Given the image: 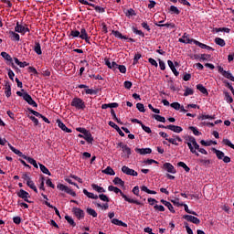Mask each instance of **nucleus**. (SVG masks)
I'll list each match as a JSON object with an SVG mask.
<instances>
[{
  "instance_id": "1",
  "label": "nucleus",
  "mask_w": 234,
  "mask_h": 234,
  "mask_svg": "<svg viewBox=\"0 0 234 234\" xmlns=\"http://www.w3.org/2000/svg\"><path fill=\"white\" fill-rule=\"evenodd\" d=\"M185 140L187 142V145L188 148L190 149V152L193 154H196V156H200V154H198V152L200 149V145L198 144V143H197V139H195V137L193 136H186L185 137Z\"/></svg>"
},
{
  "instance_id": "2",
  "label": "nucleus",
  "mask_w": 234,
  "mask_h": 234,
  "mask_svg": "<svg viewBox=\"0 0 234 234\" xmlns=\"http://www.w3.org/2000/svg\"><path fill=\"white\" fill-rule=\"evenodd\" d=\"M71 107H75L78 111H85V101L81 98L75 97L70 102Z\"/></svg>"
},
{
  "instance_id": "3",
  "label": "nucleus",
  "mask_w": 234,
  "mask_h": 234,
  "mask_svg": "<svg viewBox=\"0 0 234 234\" xmlns=\"http://www.w3.org/2000/svg\"><path fill=\"white\" fill-rule=\"evenodd\" d=\"M113 193H116V195H118V193H120L121 197H122L124 198V200L126 202H129V204H136L137 206H142V203L138 200H134V199H131L129 198L125 194H123V192L118 188L117 186H115Z\"/></svg>"
},
{
  "instance_id": "4",
  "label": "nucleus",
  "mask_w": 234,
  "mask_h": 234,
  "mask_svg": "<svg viewBox=\"0 0 234 234\" xmlns=\"http://www.w3.org/2000/svg\"><path fill=\"white\" fill-rule=\"evenodd\" d=\"M79 3H80V5H86L88 6H92V8H94V10L96 12H98V14H103L105 12V8L100 6V5H96L92 3H89V1L87 0H78Z\"/></svg>"
},
{
  "instance_id": "5",
  "label": "nucleus",
  "mask_w": 234,
  "mask_h": 234,
  "mask_svg": "<svg viewBox=\"0 0 234 234\" xmlns=\"http://www.w3.org/2000/svg\"><path fill=\"white\" fill-rule=\"evenodd\" d=\"M1 56L2 58H4V59L7 61V65H10V67H12V69H15V70H19V68H17L16 64H14V59L12 58V56H10V54L3 51L1 53Z\"/></svg>"
},
{
  "instance_id": "6",
  "label": "nucleus",
  "mask_w": 234,
  "mask_h": 234,
  "mask_svg": "<svg viewBox=\"0 0 234 234\" xmlns=\"http://www.w3.org/2000/svg\"><path fill=\"white\" fill-rule=\"evenodd\" d=\"M17 197L22 198L24 202H27V204H32V201L28 200L30 198V194L24 189H20L17 193Z\"/></svg>"
},
{
  "instance_id": "7",
  "label": "nucleus",
  "mask_w": 234,
  "mask_h": 234,
  "mask_svg": "<svg viewBox=\"0 0 234 234\" xmlns=\"http://www.w3.org/2000/svg\"><path fill=\"white\" fill-rule=\"evenodd\" d=\"M57 189H59V191H64V193H67L68 195H70L71 197H76V192H74L72 189H70L69 186L59 183L57 186Z\"/></svg>"
},
{
  "instance_id": "8",
  "label": "nucleus",
  "mask_w": 234,
  "mask_h": 234,
  "mask_svg": "<svg viewBox=\"0 0 234 234\" xmlns=\"http://www.w3.org/2000/svg\"><path fill=\"white\" fill-rule=\"evenodd\" d=\"M179 43H185L186 45H191L192 43H194L195 45V40L194 38H189V34L187 33H184L183 37L181 38L178 39Z\"/></svg>"
},
{
  "instance_id": "9",
  "label": "nucleus",
  "mask_w": 234,
  "mask_h": 234,
  "mask_svg": "<svg viewBox=\"0 0 234 234\" xmlns=\"http://www.w3.org/2000/svg\"><path fill=\"white\" fill-rule=\"evenodd\" d=\"M122 171L124 175H128L129 176H138V172L134 171V169L129 168L127 165H123L122 167Z\"/></svg>"
},
{
  "instance_id": "10",
  "label": "nucleus",
  "mask_w": 234,
  "mask_h": 234,
  "mask_svg": "<svg viewBox=\"0 0 234 234\" xmlns=\"http://www.w3.org/2000/svg\"><path fill=\"white\" fill-rule=\"evenodd\" d=\"M162 169L167 173H171L172 175H176V169H175V166L171 165V163H165L162 166Z\"/></svg>"
},
{
  "instance_id": "11",
  "label": "nucleus",
  "mask_w": 234,
  "mask_h": 234,
  "mask_svg": "<svg viewBox=\"0 0 234 234\" xmlns=\"http://www.w3.org/2000/svg\"><path fill=\"white\" fill-rule=\"evenodd\" d=\"M73 213L79 220L85 218V211H83L81 208L73 207Z\"/></svg>"
},
{
  "instance_id": "12",
  "label": "nucleus",
  "mask_w": 234,
  "mask_h": 234,
  "mask_svg": "<svg viewBox=\"0 0 234 234\" xmlns=\"http://www.w3.org/2000/svg\"><path fill=\"white\" fill-rule=\"evenodd\" d=\"M183 218L185 220H187V222H192V224H200V219L195 216H191V215H185L183 216Z\"/></svg>"
},
{
  "instance_id": "13",
  "label": "nucleus",
  "mask_w": 234,
  "mask_h": 234,
  "mask_svg": "<svg viewBox=\"0 0 234 234\" xmlns=\"http://www.w3.org/2000/svg\"><path fill=\"white\" fill-rule=\"evenodd\" d=\"M24 101H27V103H28V105H31L32 107H37V103L32 100V96H30L28 92H25Z\"/></svg>"
},
{
  "instance_id": "14",
  "label": "nucleus",
  "mask_w": 234,
  "mask_h": 234,
  "mask_svg": "<svg viewBox=\"0 0 234 234\" xmlns=\"http://www.w3.org/2000/svg\"><path fill=\"white\" fill-rule=\"evenodd\" d=\"M5 94L6 98H10V96H12V86L8 80H5Z\"/></svg>"
},
{
  "instance_id": "15",
  "label": "nucleus",
  "mask_w": 234,
  "mask_h": 234,
  "mask_svg": "<svg viewBox=\"0 0 234 234\" xmlns=\"http://www.w3.org/2000/svg\"><path fill=\"white\" fill-rule=\"evenodd\" d=\"M135 153H138V154H142V155L151 154V153H153V149H151V148H135Z\"/></svg>"
},
{
  "instance_id": "16",
  "label": "nucleus",
  "mask_w": 234,
  "mask_h": 234,
  "mask_svg": "<svg viewBox=\"0 0 234 234\" xmlns=\"http://www.w3.org/2000/svg\"><path fill=\"white\" fill-rule=\"evenodd\" d=\"M80 39H84V41H86V43H90L89 40L90 39L89 34H87V30L85 29V27H82L80 29Z\"/></svg>"
},
{
  "instance_id": "17",
  "label": "nucleus",
  "mask_w": 234,
  "mask_h": 234,
  "mask_svg": "<svg viewBox=\"0 0 234 234\" xmlns=\"http://www.w3.org/2000/svg\"><path fill=\"white\" fill-rule=\"evenodd\" d=\"M117 147H121V149H122V152L127 154L128 158H129V155L132 154L131 148L128 147L127 144H123V143H119L117 144Z\"/></svg>"
},
{
  "instance_id": "18",
  "label": "nucleus",
  "mask_w": 234,
  "mask_h": 234,
  "mask_svg": "<svg viewBox=\"0 0 234 234\" xmlns=\"http://www.w3.org/2000/svg\"><path fill=\"white\" fill-rule=\"evenodd\" d=\"M15 32H17L18 34H22V36H25V25L16 22V26L15 27Z\"/></svg>"
},
{
  "instance_id": "19",
  "label": "nucleus",
  "mask_w": 234,
  "mask_h": 234,
  "mask_svg": "<svg viewBox=\"0 0 234 234\" xmlns=\"http://www.w3.org/2000/svg\"><path fill=\"white\" fill-rule=\"evenodd\" d=\"M108 125H110V127H112V129H115V131H117V133L120 134V136H125V133H123L122 132V129H120V126H118L116 123H114V122L110 121L108 122Z\"/></svg>"
},
{
  "instance_id": "20",
  "label": "nucleus",
  "mask_w": 234,
  "mask_h": 234,
  "mask_svg": "<svg viewBox=\"0 0 234 234\" xmlns=\"http://www.w3.org/2000/svg\"><path fill=\"white\" fill-rule=\"evenodd\" d=\"M166 128L169 129V131H173V133H180L184 131V129H182L181 126H176L174 124L167 125Z\"/></svg>"
},
{
  "instance_id": "21",
  "label": "nucleus",
  "mask_w": 234,
  "mask_h": 234,
  "mask_svg": "<svg viewBox=\"0 0 234 234\" xmlns=\"http://www.w3.org/2000/svg\"><path fill=\"white\" fill-rule=\"evenodd\" d=\"M7 145H8L9 149H11V151L13 153H15V154H17V156H20L21 158H25V156H27V155L23 154L21 151H19L18 149H16V147H14V146H12V144L10 143H8Z\"/></svg>"
},
{
  "instance_id": "22",
  "label": "nucleus",
  "mask_w": 234,
  "mask_h": 234,
  "mask_svg": "<svg viewBox=\"0 0 234 234\" xmlns=\"http://www.w3.org/2000/svg\"><path fill=\"white\" fill-rule=\"evenodd\" d=\"M177 142H182V138L178 135H173V138H168L166 141L169 142V144H172L173 145H178Z\"/></svg>"
},
{
  "instance_id": "23",
  "label": "nucleus",
  "mask_w": 234,
  "mask_h": 234,
  "mask_svg": "<svg viewBox=\"0 0 234 234\" xmlns=\"http://www.w3.org/2000/svg\"><path fill=\"white\" fill-rule=\"evenodd\" d=\"M9 37L12 41H20L21 37L16 31H9Z\"/></svg>"
},
{
  "instance_id": "24",
  "label": "nucleus",
  "mask_w": 234,
  "mask_h": 234,
  "mask_svg": "<svg viewBox=\"0 0 234 234\" xmlns=\"http://www.w3.org/2000/svg\"><path fill=\"white\" fill-rule=\"evenodd\" d=\"M33 49L34 52H36V54H37L38 56H41V54H43V51L41 50V44L39 43V41L35 42Z\"/></svg>"
},
{
  "instance_id": "25",
  "label": "nucleus",
  "mask_w": 234,
  "mask_h": 234,
  "mask_svg": "<svg viewBox=\"0 0 234 234\" xmlns=\"http://www.w3.org/2000/svg\"><path fill=\"white\" fill-rule=\"evenodd\" d=\"M83 135H84V140H86L88 144H92V142H94V137H92V133H90V132L86 131V133H83Z\"/></svg>"
},
{
  "instance_id": "26",
  "label": "nucleus",
  "mask_w": 234,
  "mask_h": 234,
  "mask_svg": "<svg viewBox=\"0 0 234 234\" xmlns=\"http://www.w3.org/2000/svg\"><path fill=\"white\" fill-rule=\"evenodd\" d=\"M161 204H164V206H165V207H167L171 213H176L175 207L170 202L165 201V199H161Z\"/></svg>"
},
{
  "instance_id": "27",
  "label": "nucleus",
  "mask_w": 234,
  "mask_h": 234,
  "mask_svg": "<svg viewBox=\"0 0 234 234\" xmlns=\"http://www.w3.org/2000/svg\"><path fill=\"white\" fill-rule=\"evenodd\" d=\"M58 126L59 127V129H61L62 131H64L65 133H72V130L69 129L65 123H63L61 121L58 120L57 121Z\"/></svg>"
},
{
  "instance_id": "28",
  "label": "nucleus",
  "mask_w": 234,
  "mask_h": 234,
  "mask_svg": "<svg viewBox=\"0 0 234 234\" xmlns=\"http://www.w3.org/2000/svg\"><path fill=\"white\" fill-rule=\"evenodd\" d=\"M212 152H214L218 160H222L225 156L224 152L218 150L217 148H212Z\"/></svg>"
},
{
  "instance_id": "29",
  "label": "nucleus",
  "mask_w": 234,
  "mask_h": 234,
  "mask_svg": "<svg viewBox=\"0 0 234 234\" xmlns=\"http://www.w3.org/2000/svg\"><path fill=\"white\" fill-rule=\"evenodd\" d=\"M112 224H114L115 226H122V228H127V223H125L118 218L112 219Z\"/></svg>"
},
{
  "instance_id": "30",
  "label": "nucleus",
  "mask_w": 234,
  "mask_h": 234,
  "mask_svg": "<svg viewBox=\"0 0 234 234\" xmlns=\"http://www.w3.org/2000/svg\"><path fill=\"white\" fill-rule=\"evenodd\" d=\"M24 160H27V162L28 164H31V165H33L34 167H36V169H37V162L32 158V157H28V156H24Z\"/></svg>"
},
{
  "instance_id": "31",
  "label": "nucleus",
  "mask_w": 234,
  "mask_h": 234,
  "mask_svg": "<svg viewBox=\"0 0 234 234\" xmlns=\"http://www.w3.org/2000/svg\"><path fill=\"white\" fill-rule=\"evenodd\" d=\"M167 63H168V67H170L173 74H175L176 76H178L180 73L178 72V70H176L175 63H173L171 60H167Z\"/></svg>"
},
{
  "instance_id": "32",
  "label": "nucleus",
  "mask_w": 234,
  "mask_h": 234,
  "mask_svg": "<svg viewBox=\"0 0 234 234\" xmlns=\"http://www.w3.org/2000/svg\"><path fill=\"white\" fill-rule=\"evenodd\" d=\"M91 187L94 191H96L97 193H106L105 188L98 186L97 184H91Z\"/></svg>"
},
{
  "instance_id": "33",
  "label": "nucleus",
  "mask_w": 234,
  "mask_h": 234,
  "mask_svg": "<svg viewBox=\"0 0 234 234\" xmlns=\"http://www.w3.org/2000/svg\"><path fill=\"white\" fill-rule=\"evenodd\" d=\"M102 173H104V175H110V176H114V175H116L111 166H107L104 170H102Z\"/></svg>"
},
{
  "instance_id": "34",
  "label": "nucleus",
  "mask_w": 234,
  "mask_h": 234,
  "mask_svg": "<svg viewBox=\"0 0 234 234\" xmlns=\"http://www.w3.org/2000/svg\"><path fill=\"white\" fill-rule=\"evenodd\" d=\"M83 193L84 195H86V197H88V198H92V200H98V195H94L93 193H90L89 191H87V189H83Z\"/></svg>"
},
{
  "instance_id": "35",
  "label": "nucleus",
  "mask_w": 234,
  "mask_h": 234,
  "mask_svg": "<svg viewBox=\"0 0 234 234\" xmlns=\"http://www.w3.org/2000/svg\"><path fill=\"white\" fill-rule=\"evenodd\" d=\"M45 206H48V207H50L51 209L55 210V213L58 217H59V218H61V215L59 214V210L58 209V207L50 205V203L48 201H45L44 202Z\"/></svg>"
},
{
  "instance_id": "36",
  "label": "nucleus",
  "mask_w": 234,
  "mask_h": 234,
  "mask_svg": "<svg viewBox=\"0 0 234 234\" xmlns=\"http://www.w3.org/2000/svg\"><path fill=\"white\" fill-rule=\"evenodd\" d=\"M39 167H40V171H42L44 173V175H48V176H52V174L50 173L48 168H47V166H45L43 164H39Z\"/></svg>"
},
{
  "instance_id": "37",
  "label": "nucleus",
  "mask_w": 234,
  "mask_h": 234,
  "mask_svg": "<svg viewBox=\"0 0 234 234\" xmlns=\"http://www.w3.org/2000/svg\"><path fill=\"white\" fill-rule=\"evenodd\" d=\"M113 184L115 186H121L122 187H123V186H125V182L123 180H122V178H120V177H115L113 179Z\"/></svg>"
},
{
  "instance_id": "38",
  "label": "nucleus",
  "mask_w": 234,
  "mask_h": 234,
  "mask_svg": "<svg viewBox=\"0 0 234 234\" xmlns=\"http://www.w3.org/2000/svg\"><path fill=\"white\" fill-rule=\"evenodd\" d=\"M112 34H113V36H115L116 37H119V39H129V37H127L126 36L122 35L120 31L112 30Z\"/></svg>"
},
{
  "instance_id": "39",
  "label": "nucleus",
  "mask_w": 234,
  "mask_h": 234,
  "mask_svg": "<svg viewBox=\"0 0 234 234\" xmlns=\"http://www.w3.org/2000/svg\"><path fill=\"white\" fill-rule=\"evenodd\" d=\"M141 191H144V193H147L148 195H156V191L150 190L147 186H141Z\"/></svg>"
},
{
  "instance_id": "40",
  "label": "nucleus",
  "mask_w": 234,
  "mask_h": 234,
  "mask_svg": "<svg viewBox=\"0 0 234 234\" xmlns=\"http://www.w3.org/2000/svg\"><path fill=\"white\" fill-rule=\"evenodd\" d=\"M197 90H200L202 94H206V96H207V94H208L207 89H206V87H204V85L197 84Z\"/></svg>"
},
{
  "instance_id": "41",
  "label": "nucleus",
  "mask_w": 234,
  "mask_h": 234,
  "mask_svg": "<svg viewBox=\"0 0 234 234\" xmlns=\"http://www.w3.org/2000/svg\"><path fill=\"white\" fill-rule=\"evenodd\" d=\"M86 212L88 213V215H90V217H93V218H96V217H98V213L96 212V210L91 207H88L86 209Z\"/></svg>"
},
{
  "instance_id": "42",
  "label": "nucleus",
  "mask_w": 234,
  "mask_h": 234,
  "mask_svg": "<svg viewBox=\"0 0 234 234\" xmlns=\"http://www.w3.org/2000/svg\"><path fill=\"white\" fill-rule=\"evenodd\" d=\"M111 114H112V120H114V122H117V123H120V125H123V122H122V121L120 119H118V117L116 116V112H114L113 109L111 110Z\"/></svg>"
},
{
  "instance_id": "43",
  "label": "nucleus",
  "mask_w": 234,
  "mask_h": 234,
  "mask_svg": "<svg viewBox=\"0 0 234 234\" xmlns=\"http://www.w3.org/2000/svg\"><path fill=\"white\" fill-rule=\"evenodd\" d=\"M154 25L155 27H166V28H176V26L175 24H169V23H166V24H158L157 22H154Z\"/></svg>"
},
{
  "instance_id": "44",
  "label": "nucleus",
  "mask_w": 234,
  "mask_h": 234,
  "mask_svg": "<svg viewBox=\"0 0 234 234\" xmlns=\"http://www.w3.org/2000/svg\"><path fill=\"white\" fill-rule=\"evenodd\" d=\"M27 187H30V189H33V191L37 193V187L36 186V184H34V181H32V179L30 181H27Z\"/></svg>"
},
{
  "instance_id": "45",
  "label": "nucleus",
  "mask_w": 234,
  "mask_h": 234,
  "mask_svg": "<svg viewBox=\"0 0 234 234\" xmlns=\"http://www.w3.org/2000/svg\"><path fill=\"white\" fill-rule=\"evenodd\" d=\"M215 43L216 45H218L219 47H226V41L220 37H216L215 38Z\"/></svg>"
},
{
  "instance_id": "46",
  "label": "nucleus",
  "mask_w": 234,
  "mask_h": 234,
  "mask_svg": "<svg viewBox=\"0 0 234 234\" xmlns=\"http://www.w3.org/2000/svg\"><path fill=\"white\" fill-rule=\"evenodd\" d=\"M178 167H183V169H185L186 173H189V171H191V168H189V166H187V165H186V163L184 162H179L177 163Z\"/></svg>"
},
{
  "instance_id": "47",
  "label": "nucleus",
  "mask_w": 234,
  "mask_h": 234,
  "mask_svg": "<svg viewBox=\"0 0 234 234\" xmlns=\"http://www.w3.org/2000/svg\"><path fill=\"white\" fill-rule=\"evenodd\" d=\"M98 198H100V200H101L102 202H111V198H109V197H107V195L105 194H100L98 196Z\"/></svg>"
},
{
  "instance_id": "48",
  "label": "nucleus",
  "mask_w": 234,
  "mask_h": 234,
  "mask_svg": "<svg viewBox=\"0 0 234 234\" xmlns=\"http://www.w3.org/2000/svg\"><path fill=\"white\" fill-rule=\"evenodd\" d=\"M169 12H171V14H176V16H178L180 14L178 7H176L175 5L170 6Z\"/></svg>"
},
{
  "instance_id": "49",
  "label": "nucleus",
  "mask_w": 234,
  "mask_h": 234,
  "mask_svg": "<svg viewBox=\"0 0 234 234\" xmlns=\"http://www.w3.org/2000/svg\"><path fill=\"white\" fill-rule=\"evenodd\" d=\"M126 17H133V16H136V11L134 9L130 8L125 12Z\"/></svg>"
},
{
  "instance_id": "50",
  "label": "nucleus",
  "mask_w": 234,
  "mask_h": 234,
  "mask_svg": "<svg viewBox=\"0 0 234 234\" xmlns=\"http://www.w3.org/2000/svg\"><path fill=\"white\" fill-rule=\"evenodd\" d=\"M224 94L227 103H233V97L229 95V92L225 91Z\"/></svg>"
},
{
  "instance_id": "51",
  "label": "nucleus",
  "mask_w": 234,
  "mask_h": 234,
  "mask_svg": "<svg viewBox=\"0 0 234 234\" xmlns=\"http://www.w3.org/2000/svg\"><path fill=\"white\" fill-rule=\"evenodd\" d=\"M153 118H154V120H156L157 122H161L162 123H165V117H163V116L158 115V114H154Z\"/></svg>"
},
{
  "instance_id": "52",
  "label": "nucleus",
  "mask_w": 234,
  "mask_h": 234,
  "mask_svg": "<svg viewBox=\"0 0 234 234\" xmlns=\"http://www.w3.org/2000/svg\"><path fill=\"white\" fill-rule=\"evenodd\" d=\"M195 94V90H193V89L186 87L184 96H193Z\"/></svg>"
},
{
  "instance_id": "53",
  "label": "nucleus",
  "mask_w": 234,
  "mask_h": 234,
  "mask_svg": "<svg viewBox=\"0 0 234 234\" xmlns=\"http://www.w3.org/2000/svg\"><path fill=\"white\" fill-rule=\"evenodd\" d=\"M132 30H133V34H136L137 36H141V37H145V34L143 33L142 30H138V28H136L134 27L132 28Z\"/></svg>"
},
{
  "instance_id": "54",
  "label": "nucleus",
  "mask_w": 234,
  "mask_h": 234,
  "mask_svg": "<svg viewBox=\"0 0 234 234\" xmlns=\"http://www.w3.org/2000/svg\"><path fill=\"white\" fill-rule=\"evenodd\" d=\"M188 129L190 131H192V133H193V134H195V136H200V134H202V133H200L198 131V129H197V127H195V126H190Z\"/></svg>"
},
{
  "instance_id": "55",
  "label": "nucleus",
  "mask_w": 234,
  "mask_h": 234,
  "mask_svg": "<svg viewBox=\"0 0 234 234\" xmlns=\"http://www.w3.org/2000/svg\"><path fill=\"white\" fill-rule=\"evenodd\" d=\"M65 219L70 226H72V228H76V222H74V219H72L70 216H65Z\"/></svg>"
},
{
  "instance_id": "56",
  "label": "nucleus",
  "mask_w": 234,
  "mask_h": 234,
  "mask_svg": "<svg viewBox=\"0 0 234 234\" xmlns=\"http://www.w3.org/2000/svg\"><path fill=\"white\" fill-rule=\"evenodd\" d=\"M97 207H101V209H104V211H107L109 209V203H104L103 205L100 203H94Z\"/></svg>"
},
{
  "instance_id": "57",
  "label": "nucleus",
  "mask_w": 234,
  "mask_h": 234,
  "mask_svg": "<svg viewBox=\"0 0 234 234\" xmlns=\"http://www.w3.org/2000/svg\"><path fill=\"white\" fill-rule=\"evenodd\" d=\"M184 207H185L186 213H188L189 215H194L195 217H198V214H197L195 211L189 210V207L187 205L185 204Z\"/></svg>"
},
{
  "instance_id": "58",
  "label": "nucleus",
  "mask_w": 234,
  "mask_h": 234,
  "mask_svg": "<svg viewBox=\"0 0 234 234\" xmlns=\"http://www.w3.org/2000/svg\"><path fill=\"white\" fill-rule=\"evenodd\" d=\"M84 92H85L86 94H90V95H92V94H98V90L89 89V86H88V88L84 90Z\"/></svg>"
},
{
  "instance_id": "59",
  "label": "nucleus",
  "mask_w": 234,
  "mask_h": 234,
  "mask_svg": "<svg viewBox=\"0 0 234 234\" xmlns=\"http://www.w3.org/2000/svg\"><path fill=\"white\" fill-rule=\"evenodd\" d=\"M142 58V54L136 53L133 58V65H138V60Z\"/></svg>"
},
{
  "instance_id": "60",
  "label": "nucleus",
  "mask_w": 234,
  "mask_h": 234,
  "mask_svg": "<svg viewBox=\"0 0 234 234\" xmlns=\"http://www.w3.org/2000/svg\"><path fill=\"white\" fill-rule=\"evenodd\" d=\"M136 109H138L139 112H145V107L144 106L143 103L138 102L136 104Z\"/></svg>"
},
{
  "instance_id": "61",
  "label": "nucleus",
  "mask_w": 234,
  "mask_h": 234,
  "mask_svg": "<svg viewBox=\"0 0 234 234\" xmlns=\"http://www.w3.org/2000/svg\"><path fill=\"white\" fill-rule=\"evenodd\" d=\"M215 115H201L199 120H215Z\"/></svg>"
},
{
  "instance_id": "62",
  "label": "nucleus",
  "mask_w": 234,
  "mask_h": 234,
  "mask_svg": "<svg viewBox=\"0 0 234 234\" xmlns=\"http://www.w3.org/2000/svg\"><path fill=\"white\" fill-rule=\"evenodd\" d=\"M154 209L155 211H161V212L165 211V207H164V206H162V205H155V206L154 207Z\"/></svg>"
},
{
  "instance_id": "63",
  "label": "nucleus",
  "mask_w": 234,
  "mask_h": 234,
  "mask_svg": "<svg viewBox=\"0 0 234 234\" xmlns=\"http://www.w3.org/2000/svg\"><path fill=\"white\" fill-rule=\"evenodd\" d=\"M170 107H172V109H175L176 111H180L181 105L178 102H173L170 104Z\"/></svg>"
},
{
  "instance_id": "64",
  "label": "nucleus",
  "mask_w": 234,
  "mask_h": 234,
  "mask_svg": "<svg viewBox=\"0 0 234 234\" xmlns=\"http://www.w3.org/2000/svg\"><path fill=\"white\" fill-rule=\"evenodd\" d=\"M69 36L72 37H80V31L79 30H71Z\"/></svg>"
}]
</instances>
